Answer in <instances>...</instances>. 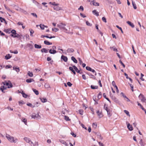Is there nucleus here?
<instances>
[{"label": "nucleus", "mask_w": 146, "mask_h": 146, "mask_svg": "<svg viewBox=\"0 0 146 146\" xmlns=\"http://www.w3.org/2000/svg\"><path fill=\"white\" fill-rule=\"evenodd\" d=\"M132 5L134 9H137V7H136V5L135 4V2H133V1H132Z\"/></svg>", "instance_id": "nucleus-27"}, {"label": "nucleus", "mask_w": 146, "mask_h": 146, "mask_svg": "<svg viewBox=\"0 0 146 146\" xmlns=\"http://www.w3.org/2000/svg\"><path fill=\"white\" fill-rule=\"evenodd\" d=\"M127 127L128 129L130 131H132L133 130V128L132 125H130V123H128L127 125Z\"/></svg>", "instance_id": "nucleus-14"}, {"label": "nucleus", "mask_w": 146, "mask_h": 146, "mask_svg": "<svg viewBox=\"0 0 146 146\" xmlns=\"http://www.w3.org/2000/svg\"><path fill=\"white\" fill-rule=\"evenodd\" d=\"M40 99L41 101L43 103L47 101V100L46 98H41Z\"/></svg>", "instance_id": "nucleus-22"}, {"label": "nucleus", "mask_w": 146, "mask_h": 146, "mask_svg": "<svg viewBox=\"0 0 146 146\" xmlns=\"http://www.w3.org/2000/svg\"><path fill=\"white\" fill-rule=\"evenodd\" d=\"M19 10H20V11L22 12V13H24L25 14H27V12L25 11V10L23 9H19Z\"/></svg>", "instance_id": "nucleus-30"}, {"label": "nucleus", "mask_w": 146, "mask_h": 146, "mask_svg": "<svg viewBox=\"0 0 146 146\" xmlns=\"http://www.w3.org/2000/svg\"><path fill=\"white\" fill-rule=\"evenodd\" d=\"M64 119L66 121L70 120V119L69 118V117L66 116H64Z\"/></svg>", "instance_id": "nucleus-45"}, {"label": "nucleus", "mask_w": 146, "mask_h": 146, "mask_svg": "<svg viewBox=\"0 0 146 146\" xmlns=\"http://www.w3.org/2000/svg\"><path fill=\"white\" fill-rule=\"evenodd\" d=\"M92 127L94 128H96L97 127V123H94L92 124Z\"/></svg>", "instance_id": "nucleus-41"}, {"label": "nucleus", "mask_w": 146, "mask_h": 146, "mask_svg": "<svg viewBox=\"0 0 146 146\" xmlns=\"http://www.w3.org/2000/svg\"><path fill=\"white\" fill-rule=\"evenodd\" d=\"M21 120L22 122L24 123L25 125H27V119H26L24 117H22L21 119Z\"/></svg>", "instance_id": "nucleus-21"}, {"label": "nucleus", "mask_w": 146, "mask_h": 146, "mask_svg": "<svg viewBox=\"0 0 146 146\" xmlns=\"http://www.w3.org/2000/svg\"><path fill=\"white\" fill-rule=\"evenodd\" d=\"M91 5H93L95 6H98L99 5V3H98L96 2L95 1H93L90 3Z\"/></svg>", "instance_id": "nucleus-9"}, {"label": "nucleus", "mask_w": 146, "mask_h": 146, "mask_svg": "<svg viewBox=\"0 0 146 146\" xmlns=\"http://www.w3.org/2000/svg\"><path fill=\"white\" fill-rule=\"evenodd\" d=\"M32 118L34 119L39 118L40 117V115L38 114H35L32 115Z\"/></svg>", "instance_id": "nucleus-8"}, {"label": "nucleus", "mask_w": 146, "mask_h": 146, "mask_svg": "<svg viewBox=\"0 0 146 146\" xmlns=\"http://www.w3.org/2000/svg\"><path fill=\"white\" fill-rule=\"evenodd\" d=\"M73 67L74 69L76 71L77 73H79L80 74H81V73L80 72V70H79L78 69V68L76 66H73Z\"/></svg>", "instance_id": "nucleus-15"}, {"label": "nucleus", "mask_w": 146, "mask_h": 146, "mask_svg": "<svg viewBox=\"0 0 146 146\" xmlns=\"http://www.w3.org/2000/svg\"><path fill=\"white\" fill-rule=\"evenodd\" d=\"M57 26L61 30L66 33H68L70 31V26H66L64 23H60L58 24Z\"/></svg>", "instance_id": "nucleus-1"}, {"label": "nucleus", "mask_w": 146, "mask_h": 146, "mask_svg": "<svg viewBox=\"0 0 146 146\" xmlns=\"http://www.w3.org/2000/svg\"><path fill=\"white\" fill-rule=\"evenodd\" d=\"M86 24L89 26H92V24H91L88 21H87L86 22Z\"/></svg>", "instance_id": "nucleus-63"}, {"label": "nucleus", "mask_w": 146, "mask_h": 146, "mask_svg": "<svg viewBox=\"0 0 146 146\" xmlns=\"http://www.w3.org/2000/svg\"><path fill=\"white\" fill-rule=\"evenodd\" d=\"M11 56H10L9 54H7L5 56V59L6 60H8L11 58Z\"/></svg>", "instance_id": "nucleus-29"}, {"label": "nucleus", "mask_w": 146, "mask_h": 146, "mask_svg": "<svg viewBox=\"0 0 146 146\" xmlns=\"http://www.w3.org/2000/svg\"><path fill=\"white\" fill-rule=\"evenodd\" d=\"M3 83L4 85H5L8 88H11L12 87V84L10 81H8V82L5 81L4 82H3Z\"/></svg>", "instance_id": "nucleus-4"}, {"label": "nucleus", "mask_w": 146, "mask_h": 146, "mask_svg": "<svg viewBox=\"0 0 146 146\" xmlns=\"http://www.w3.org/2000/svg\"><path fill=\"white\" fill-rule=\"evenodd\" d=\"M74 51V50L72 48H68L67 50V52L69 53L73 52Z\"/></svg>", "instance_id": "nucleus-24"}, {"label": "nucleus", "mask_w": 146, "mask_h": 146, "mask_svg": "<svg viewBox=\"0 0 146 146\" xmlns=\"http://www.w3.org/2000/svg\"><path fill=\"white\" fill-rule=\"evenodd\" d=\"M127 23L132 27L133 28L134 27V25L133 23H131L130 21H127Z\"/></svg>", "instance_id": "nucleus-17"}, {"label": "nucleus", "mask_w": 146, "mask_h": 146, "mask_svg": "<svg viewBox=\"0 0 146 146\" xmlns=\"http://www.w3.org/2000/svg\"><path fill=\"white\" fill-rule=\"evenodd\" d=\"M0 20L1 22H5L6 24L7 23L5 19L2 18V17H0Z\"/></svg>", "instance_id": "nucleus-37"}, {"label": "nucleus", "mask_w": 146, "mask_h": 146, "mask_svg": "<svg viewBox=\"0 0 146 146\" xmlns=\"http://www.w3.org/2000/svg\"><path fill=\"white\" fill-rule=\"evenodd\" d=\"M22 94L23 96L25 98H27V95L26 94H25V93L22 91Z\"/></svg>", "instance_id": "nucleus-32"}, {"label": "nucleus", "mask_w": 146, "mask_h": 146, "mask_svg": "<svg viewBox=\"0 0 146 146\" xmlns=\"http://www.w3.org/2000/svg\"><path fill=\"white\" fill-rule=\"evenodd\" d=\"M66 112L68 113V111L66 109H63L62 110V113L64 115L66 113Z\"/></svg>", "instance_id": "nucleus-23"}, {"label": "nucleus", "mask_w": 146, "mask_h": 146, "mask_svg": "<svg viewBox=\"0 0 146 146\" xmlns=\"http://www.w3.org/2000/svg\"><path fill=\"white\" fill-rule=\"evenodd\" d=\"M33 90L34 92L36 95H37L38 94V90H36L35 89H33Z\"/></svg>", "instance_id": "nucleus-40"}, {"label": "nucleus", "mask_w": 146, "mask_h": 146, "mask_svg": "<svg viewBox=\"0 0 146 146\" xmlns=\"http://www.w3.org/2000/svg\"><path fill=\"white\" fill-rule=\"evenodd\" d=\"M28 75L30 77H32L33 76V74L32 72H30V71H29L28 73Z\"/></svg>", "instance_id": "nucleus-44"}, {"label": "nucleus", "mask_w": 146, "mask_h": 146, "mask_svg": "<svg viewBox=\"0 0 146 146\" xmlns=\"http://www.w3.org/2000/svg\"><path fill=\"white\" fill-rule=\"evenodd\" d=\"M12 67V66L10 65H7L5 66V68L6 69L9 68H11Z\"/></svg>", "instance_id": "nucleus-62"}, {"label": "nucleus", "mask_w": 146, "mask_h": 146, "mask_svg": "<svg viewBox=\"0 0 146 146\" xmlns=\"http://www.w3.org/2000/svg\"><path fill=\"white\" fill-rule=\"evenodd\" d=\"M129 86H130L131 88V90L132 92L133 91V85H132L131 84H130L129 83Z\"/></svg>", "instance_id": "nucleus-54"}, {"label": "nucleus", "mask_w": 146, "mask_h": 146, "mask_svg": "<svg viewBox=\"0 0 146 146\" xmlns=\"http://www.w3.org/2000/svg\"><path fill=\"white\" fill-rule=\"evenodd\" d=\"M96 113L97 114L98 116L100 118L102 117L103 116L102 112L100 111L99 110H97Z\"/></svg>", "instance_id": "nucleus-7"}, {"label": "nucleus", "mask_w": 146, "mask_h": 146, "mask_svg": "<svg viewBox=\"0 0 146 146\" xmlns=\"http://www.w3.org/2000/svg\"><path fill=\"white\" fill-rule=\"evenodd\" d=\"M45 87L47 89H48L50 88V86L49 84H48L46 83L44 85Z\"/></svg>", "instance_id": "nucleus-35"}, {"label": "nucleus", "mask_w": 146, "mask_h": 146, "mask_svg": "<svg viewBox=\"0 0 146 146\" xmlns=\"http://www.w3.org/2000/svg\"><path fill=\"white\" fill-rule=\"evenodd\" d=\"M6 137L8 141L11 143H16L18 142V140L17 138L9 134H6Z\"/></svg>", "instance_id": "nucleus-2"}, {"label": "nucleus", "mask_w": 146, "mask_h": 146, "mask_svg": "<svg viewBox=\"0 0 146 146\" xmlns=\"http://www.w3.org/2000/svg\"><path fill=\"white\" fill-rule=\"evenodd\" d=\"M35 47V48L37 49H40L41 48L42 46L41 45H39L36 44H35L34 45Z\"/></svg>", "instance_id": "nucleus-26"}, {"label": "nucleus", "mask_w": 146, "mask_h": 146, "mask_svg": "<svg viewBox=\"0 0 146 146\" xmlns=\"http://www.w3.org/2000/svg\"><path fill=\"white\" fill-rule=\"evenodd\" d=\"M53 9L54 10L57 11H59V10H62V8L59 7L58 5L56 6H54L53 7Z\"/></svg>", "instance_id": "nucleus-10"}, {"label": "nucleus", "mask_w": 146, "mask_h": 146, "mask_svg": "<svg viewBox=\"0 0 146 146\" xmlns=\"http://www.w3.org/2000/svg\"><path fill=\"white\" fill-rule=\"evenodd\" d=\"M44 43L45 44L47 45H51L52 44V43H50L47 40H45L44 41Z\"/></svg>", "instance_id": "nucleus-28"}, {"label": "nucleus", "mask_w": 146, "mask_h": 146, "mask_svg": "<svg viewBox=\"0 0 146 146\" xmlns=\"http://www.w3.org/2000/svg\"><path fill=\"white\" fill-rule=\"evenodd\" d=\"M61 58L65 62H66L68 60V58L67 57L63 55L62 56Z\"/></svg>", "instance_id": "nucleus-13"}, {"label": "nucleus", "mask_w": 146, "mask_h": 146, "mask_svg": "<svg viewBox=\"0 0 146 146\" xmlns=\"http://www.w3.org/2000/svg\"><path fill=\"white\" fill-rule=\"evenodd\" d=\"M29 31L30 33V35L32 36H33V34L34 33V31L32 29H30Z\"/></svg>", "instance_id": "nucleus-36"}, {"label": "nucleus", "mask_w": 146, "mask_h": 146, "mask_svg": "<svg viewBox=\"0 0 146 146\" xmlns=\"http://www.w3.org/2000/svg\"><path fill=\"white\" fill-rule=\"evenodd\" d=\"M6 89V88L4 86H1L0 88V90L3 92H4L3 91Z\"/></svg>", "instance_id": "nucleus-31"}, {"label": "nucleus", "mask_w": 146, "mask_h": 146, "mask_svg": "<svg viewBox=\"0 0 146 146\" xmlns=\"http://www.w3.org/2000/svg\"><path fill=\"white\" fill-rule=\"evenodd\" d=\"M78 9L79 10H81L82 11H83L84 10L83 7L82 6H81Z\"/></svg>", "instance_id": "nucleus-58"}, {"label": "nucleus", "mask_w": 146, "mask_h": 146, "mask_svg": "<svg viewBox=\"0 0 146 146\" xmlns=\"http://www.w3.org/2000/svg\"><path fill=\"white\" fill-rule=\"evenodd\" d=\"M59 141L61 143L64 144L66 146H68V144L64 140L62 139L59 140Z\"/></svg>", "instance_id": "nucleus-11"}, {"label": "nucleus", "mask_w": 146, "mask_h": 146, "mask_svg": "<svg viewBox=\"0 0 146 146\" xmlns=\"http://www.w3.org/2000/svg\"><path fill=\"white\" fill-rule=\"evenodd\" d=\"M13 70H15L17 72H19L20 71L19 68V67H16L15 66L13 67Z\"/></svg>", "instance_id": "nucleus-18"}, {"label": "nucleus", "mask_w": 146, "mask_h": 146, "mask_svg": "<svg viewBox=\"0 0 146 146\" xmlns=\"http://www.w3.org/2000/svg\"><path fill=\"white\" fill-rule=\"evenodd\" d=\"M93 13L97 16H98L99 15V13L96 10H94L92 11Z\"/></svg>", "instance_id": "nucleus-16"}, {"label": "nucleus", "mask_w": 146, "mask_h": 146, "mask_svg": "<svg viewBox=\"0 0 146 146\" xmlns=\"http://www.w3.org/2000/svg\"><path fill=\"white\" fill-rule=\"evenodd\" d=\"M102 94L101 92L99 93L98 94V98L99 99L100 98H101L102 97Z\"/></svg>", "instance_id": "nucleus-47"}, {"label": "nucleus", "mask_w": 146, "mask_h": 146, "mask_svg": "<svg viewBox=\"0 0 146 146\" xmlns=\"http://www.w3.org/2000/svg\"><path fill=\"white\" fill-rule=\"evenodd\" d=\"M24 139L27 143H29L31 146L33 145V142L30 138L27 137H25L24 138Z\"/></svg>", "instance_id": "nucleus-6"}, {"label": "nucleus", "mask_w": 146, "mask_h": 146, "mask_svg": "<svg viewBox=\"0 0 146 146\" xmlns=\"http://www.w3.org/2000/svg\"><path fill=\"white\" fill-rule=\"evenodd\" d=\"M69 69L71 70L73 73V74H74V75H75L76 74V72L75 71V70H74V68L73 67H69Z\"/></svg>", "instance_id": "nucleus-20"}, {"label": "nucleus", "mask_w": 146, "mask_h": 146, "mask_svg": "<svg viewBox=\"0 0 146 146\" xmlns=\"http://www.w3.org/2000/svg\"><path fill=\"white\" fill-rule=\"evenodd\" d=\"M107 114H108V116L109 117H110L111 115V114L110 112V110H109L108 111H107Z\"/></svg>", "instance_id": "nucleus-53"}, {"label": "nucleus", "mask_w": 146, "mask_h": 146, "mask_svg": "<svg viewBox=\"0 0 146 146\" xmlns=\"http://www.w3.org/2000/svg\"><path fill=\"white\" fill-rule=\"evenodd\" d=\"M5 32L8 33H11V29H7L5 30Z\"/></svg>", "instance_id": "nucleus-46"}, {"label": "nucleus", "mask_w": 146, "mask_h": 146, "mask_svg": "<svg viewBox=\"0 0 146 146\" xmlns=\"http://www.w3.org/2000/svg\"><path fill=\"white\" fill-rule=\"evenodd\" d=\"M139 144L141 145V146H143L144 145L143 142V140L142 139H141L139 142Z\"/></svg>", "instance_id": "nucleus-39"}, {"label": "nucleus", "mask_w": 146, "mask_h": 146, "mask_svg": "<svg viewBox=\"0 0 146 146\" xmlns=\"http://www.w3.org/2000/svg\"><path fill=\"white\" fill-rule=\"evenodd\" d=\"M98 86H94L93 85H92L91 86V88L92 89H97L98 88Z\"/></svg>", "instance_id": "nucleus-43"}, {"label": "nucleus", "mask_w": 146, "mask_h": 146, "mask_svg": "<svg viewBox=\"0 0 146 146\" xmlns=\"http://www.w3.org/2000/svg\"><path fill=\"white\" fill-rule=\"evenodd\" d=\"M102 19L104 22L106 23L107 21L106 19L104 17H103L102 18Z\"/></svg>", "instance_id": "nucleus-61"}, {"label": "nucleus", "mask_w": 146, "mask_h": 146, "mask_svg": "<svg viewBox=\"0 0 146 146\" xmlns=\"http://www.w3.org/2000/svg\"><path fill=\"white\" fill-rule=\"evenodd\" d=\"M86 69L90 71L92 68L89 66H86Z\"/></svg>", "instance_id": "nucleus-64"}, {"label": "nucleus", "mask_w": 146, "mask_h": 146, "mask_svg": "<svg viewBox=\"0 0 146 146\" xmlns=\"http://www.w3.org/2000/svg\"><path fill=\"white\" fill-rule=\"evenodd\" d=\"M31 14L36 18L37 17V15L35 13H31Z\"/></svg>", "instance_id": "nucleus-55"}, {"label": "nucleus", "mask_w": 146, "mask_h": 146, "mask_svg": "<svg viewBox=\"0 0 146 146\" xmlns=\"http://www.w3.org/2000/svg\"><path fill=\"white\" fill-rule=\"evenodd\" d=\"M31 146H38V143L36 142H35L34 143H33V145H32Z\"/></svg>", "instance_id": "nucleus-51"}, {"label": "nucleus", "mask_w": 146, "mask_h": 146, "mask_svg": "<svg viewBox=\"0 0 146 146\" xmlns=\"http://www.w3.org/2000/svg\"><path fill=\"white\" fill-rule=\"evenodd\" d=\"M49 3L50 4H51L53 5H54V6H58L59 5V4H58V3H56L55 2H50Z\"/></svg>", "instance_id": "nucleus-34"}, {"label": "nucleus", "mask_w": 146, "mask_h": 146, "mask_svg": "<svg viewBox=\"0 0 146 146\" xmlns=\"http://www.w3.org/2000/svg\"><path fill=\"white\" fill-rule=\"evenodd\" d=\"M116 27L117 28H118V29H119L121 31V33H123V32L122 31V30L121 28V27H119L118 25H116Z\"/></svg>", "instance_id": "nucleus-56"}, {"label": "nucleus", "mask_w": 146, "mask_h": 146, "mask_svg": "<svg viewBox=\"0 0 146 146\" xmlns=\"http://www.w3.org/2000/svg\"><path fill=\"white\" fill-rule=\"evenodd\" d=\"M52 30L53 31H55V32H57L58 31L59 29H58L54 28H52Z\"/></svg>", "instance_id": "nucleus-52"}, {"label": "nucleus", "mask_w": 146, "mask_h": 146, "mask_svg": "<svg viewBox=\"0 0 146 146\" xmlns=\"http://www.w3.org/2000/svg\"><path fill=\"white\" fill-rule=\"evenodd\" d=\"M71 60L75 63H77L78 62L77 60L74 56H72L71 58Z\"/></svg>", "instance_id": "nucleus-25"}, {"label": "nucleus", "mask_w": 146, "mask_h": 146, "mask_svg": "<svg viewBox=\"0 0 146 146\" xmlns=\"http://www.w3.org/2000/svg\"><path fill=\"white\" fill-rule=\"evenodd\" d=\"M79 113L81 115H82L83 114V111L82 110H79Z\"/></svg>", "instance_id": "nucleus-57"}, {"label": "nucleus", "mask_w": 146, "mask_h": 146, "mask_svg": "<svg viewBox=\"0 0 146 146\" xmlns=\"http://www.w3.org/2000/svg\"><path fill=\"white\" fill-rule=\"evenodd\" d=\"M137 103L138 105L142 109H143V107L142 106V105L140 103H139L138 102H137Z\"/></svg>", "instance_id": "nucleus-60"}, {"label": "nucleus", "mask_w": 146, "mask_h": 146, "mask_svg": "<svg viewBox=\"0 0 146 146\" xmlns=\"http://www.w3.org/2000/svg\"><path fill=\"white\" fill-rule=\"evenodd\" d=\"M4 7L5 9L8 11L9 12H12L11 11L10 9L8 7H7L5 5H4Z\"/></svg>", "instance_id": "nucleus-42"}, {"label": "nucleus", "mask_w": 146, "mask_h": 146, "mask_svg": "<svg viewBox=\"0 0 146 146\" xmlns=\"http://www.w3.org/2000/svg\"><path fill=\"white\" fill-rule=\"evenodd\" d=\"M34 81V80L33 79L31 78L27 79L26 80V82L27 83H31Z\"/></svg>", "instance_id": "nucleus-19"}, {"label": "nucleus", "mask_w": 146, "mask_h": 146, "mask_svg": "<svg viewBox=\"0 0 146 146\" xmlns=\"http://www.w3.org/2000/svg\"><path fill=\"white\" fill-rule=\"evenodd\" d=\"M27 105L28 106H30V107H31V108H33L35 107V106L33 105L31 103H27Z\"/></svg>", "instance_id": "nucleus-38"}, {"label": "nucleus", "mask_w": 146, "mask_h": 146, "mask_svg": "<svg viewBox=\"0 0 146 146\" xmlns=\"http://www.w3.org/2000/svg\"><path fill=\"white\" fill-rule=\"evenodd\" d=\"M41 51L42 52H44L45 53H47L48 52V50L45 48H42L41 50Z\"/></svg>", "instance_id": "nucleus-33"}, {"label": "nucleus", "mask_w": 146, "mask_h": 146, "mask_svg": "<svg viewBox=\"0 0 146 146\" xmlns=\"http://www.w3.org/2000/svg\"><path fill=\"white\" fill-rule=\"evenodd\" d=\"M11 33H12V34L10 35V36H12L14 38H19L20 37L19 35L17 34L16 33V31L14 30H12Z\"/></svg>", "instance_id": "nucleus-3"}, {"label": "nucleus", "mask_w": 146, "mask_h": 146, "mask_svg": "<svg viewBox=\"0 0 146 146\" xmlns=\"http://www.w3.org/2000/svg\"><path fill=\"white\" fill-rule=\"evenodd\" d=\"M111 98L115 102H118V100L117 99V98L115 96H113L110 95Z\"/></svg>", "instance_id": "nucleus-12"}, {"label": "nucleus", "mask_w": 146, "mask_h": 146, "mask_svg": "<svg viewBox=\"0 0 146 146\" xmlns=\"http://www.w3.org/2000/svg\"><path fill=\"white\" fill-rule=\"evenodd\" d=\"M33 2L36 5H39V3L37 2V1H36L35 0H32Z\"/></svg>", "instance_id": "nucleus-59"}, {"label": "nucleus", "mask_w": 146, "mask_h": 146, "mask_svg": "<svg viewBox=\"0 0 146 146\" xmlns=\"http://www.w3.org/2000/svg\"><path fill=\"white\" fill-rule=\"evenodd\" d=\"M40 27L41 29L42 30H44V25L42 24H40Z\"/></svg>", "instance_id": "nucleus-49"}, {"label": "nucleus", "mask_w": 146, "mask_h": 146, "mask_svg": "<svg viewBox=\"0 0 146 146\" xmlns=\"http://www.w3.org/2000/svg\"><path fill=\"white\" fill-rule=\"evenodd\" d=\"M56 49V47L55 46H53L52 47V49L49 50V52L51 54H54L57 52Z\"/></svg>", "instance_id": "nucleus-5"}, {"label": "nucleus", "mask_w": 146, "mask_h": 146, "mask_svg": "<svg viewBox=\"0 0 146 146\" xmlns=\"http://www.w3.org/2000/svg\"><path fill=\"white\" fill-rule=\"evenodd\" d=\"M124 112L127 114V115L129 116H130V115L129 114V112L126 110H124Z\"/></svg>", "instance_id": "nucleus-48"}, {"label": "nucleus", "mask_w": 146, "mask_h": 146, "mask_svg": "<svg viewBox=\"0 0 146 146\" xmlns=\"http://www.w3.org/2000/svg\"><path fill=\"white\" fill-rule=\"evenodd\" d=\"M104 109L106 111L109 110V109H108V108L107 106L106 105V104H105L104 105Z\"/></svg>", "instance_id": "nucleus-50"}]
</instances>
